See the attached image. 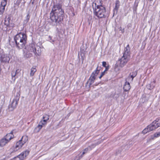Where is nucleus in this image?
<instances>
[{"mask_svg": "<svg viewBox=\"0 0 160 160\" xmlns=\"http://www.w3.org/2000/svg\"><path fill=\"white\" fill-rule=\"evenodd\" d=\"M131 76H129L128 77V78H127L126 79V82H132V81H131Z\"/></svg>", "mask_w": 160, "mask_h": 160, "instance_id": "obj_27", "label": "nucleus"}, {"mask_svg": "<svg viewBox=\"0 0 160 160\" xmlns=\"http://www.w3.org/2000/svg\"><path fill=\"white\" fill-rule=\"evenodd\" d=\"M8 142V140H6L4 138L2 139L0 141V146L1 147H3Z\"/></svg>", "mask_w": 160, "mask_h": 160, "instance_id": "obj_17", "label": "nucleus"}, {"mask_svg": "<svg viewBox=\"0 0 160 160\" xmlns=\"http://www.w3.org/2000/svg\"><path fill=\"white\" fill-rule=\"evenodd\" d=\"M119 31H121L122 33H124V28H122L121 27H120L119 28Z\"/></svg>", "mask_w": 160, "mask_h": 160, "instance_id": "obj_29", "label": "nucleus"}, {"mask_svg": "<svg viewBox=\"0 0 160 160\" xmlns=\"http://www.w3.org/2000/svg\"><path fill=\"white\" fill-rule=\"evenodd\" d=\"M131 53L129 45L124 48L123 55L118 61V63L121 68L124 67L129 60Z\"/></svg>", "mask_w": 160, "mask_h": 160, "instance_id": "obj_3", "label": "nucleus"}, {"mask_svg": "<svg viewBox=\"0 0 160 160\" xmlns=\"http://www.w3.org/2000/svg\"><path fill=\"white\" fill-rule=\"evenodd\" d=\"M102 66L104 67H107L106 65L107 64L106 62H102Z\"/></svg>", "mask_w": 160, "mask_h": 160, "instance_id": "obj_33", "label": "nucleus"}, {"mask_svg": "<svg viewBox=\"0 0 160 160\" xmlns=\"http://www.w3.org/2000/svg\"><path fill=\"white\" fill-rule=\"evenodd\" d=\"M49 118V116L47 114L44 115L42 118V120H45V122L47 123V121Z\"/></svg>", "mask_w": 160, "mask_h": 160, "instance_id": "obj_23", "label": "nucleus"}, {"mask_svg": "<svg viewBox=\"0 0 160 160\" xmlns=\"http://www.w3.org/2000/svg\"><path fill=\"white\" fill-rule=\"evenodd\" d=\"M17 2L18 4H19L20 3H22L24 4L25 2L24 0H17Z\"/></svg>", "mask_w": 160, "mask_h": 160, "instance_id": "obj_26", "label": "nucleus"}, {"mask_svg": "<svg viewBox=\"0 0 160 160\" xmlns=\"http://www.w3.org/2000/svg\"><path fill=\"white\" fill-rule=\"evenodd\" d=\"M97 68H98V67H97ZM97 69L98 70V68H97L96 70H97Z\"/></svg>", "mask_w": 160, "mask_h": 160, "instance_id": "obj_40", "label": "nucleus"}, {"mask_svg": "<svg viewBox=\"0 0 160 160\" xmlns=\"http://www.w3.org/2000/svg\"><path fill=\"white\" fill-rule=\"evenodd\" d=\"M105 68H106V69H105V70L104 71H105V72L106 71H107L108 70V69L109 68V67H105Z\"/></svg>", "mask_w": 160, "mask_h": 160, "instance_id": "obj_36", "label": "nucleus"}, {"mask_svg": "<svg viewBox=\"0 0 160 160\" xmlns=\"http://www.w3.org/2000/svg\"><path fill=\"white\" fill-rule=\"evenodd\" d=\"M86 149H86V148H85V149H84V150H86Z\"/></svg>", "mask_w": 160, "mask_h": 160, "instance_id": "obj_39", "label": "nucleus"}, {"mask_svg": "<svg viewBox=\"0 0 160 160\" xmlns=\"http://www.w3.org/2000/svg\"><path fill=\"white\" fill-rule=\"evenodd\" d=\"M28 138L27 136H23L22 138L20 140L21 142L23 144H25L28 140Z\"/></svg>", "mask_w": 160, "mask_h": 160, "instance_id": "obj_18", "label": "nucleus"}, {"mask_svg": "<svg viewBox=\"0 0 160 160\" xmlns=\"http://www.w3.org/2000/svg\"><path fill=\"white\" fill-rule=\"evenodd\" d=\"M27 37L26 35L23 33H19L17 34L14 38L15 42H17L18 43L21 42L26 41Z\"/></svg>", "mask_w": 160, "mask_h": 160, "instance_id": "obj_7", "label": "nucleus"}, {"mask_svg": "<svg viewBox=\"0 0 160 160\" xmlns=\"http://www.w3.org/2000/svg\"><path fill=\"white\" fill-rule=\"evenodd\" d=\"M23 145L24 144L21 142V141L20 140L16 143L15 148L18 149H20Z\"/></svg>", "mask_w": 160, "mask_h": 160, "instance_id": "obj_16", "label": "nucleus"}, {"mask_svg": "<svg viewBox=\"0 0 160 160\" xmlns=\"http://www.w3.org/2000/svg\"><path fill=\"white\" fill-rule=\"evenodd\" d=\"M10 58L7 54H2L0 57V61L3 62H8Z\"/></svg>", "mask_w": 160, "mask_h": 160, "instance_id": "obj_11", "label": "nucleus"}, {"mask_svg": "<svg viewBox=\"0 0 160 160\" xmlns=\"http://www.w3.org/2000/svg\"><path fill=\"white\" fill-rule=\"evenodd\" d=\"M37 70L35 67H33L31 69L30 72V75L31 76H32L34 75V73L36 72Z\"/></svg>", "mask_w": 160, "mask_h": 160, "instance_id": "obj_19", "label": "nucleus"}, {"mask_svg": "<svg viewBox=\"0 0 160 160\" xmlns=\"http://www.w3.org/2000/svg\"><path fill=\"white\" fill-rule=\"evenodd\" d=\"M20 72V70H19V69H18L16 71L15 73H16V74H18Z\"/></svg>", "mask_w": 160, "mask_h": 160, "instance_id": "obj_35", "label": "nucleus"}, {"mask_svg": "<svg viewBox=\"0 0 160 160\" xmlns=\"http://www.w3.org/2000/svg\"><path fill=\"white\" fill-rule=\"evenodd\" d=\"M86 152H83L82 153H81V152L78 155V156L79 157V159H80L82 157V155L83 154H84L85 153H86Z\"/></svg>", "mask_w": 160, "mask_h": 160, "instance_id": "obj_28", "label": "nucleus"}, {"mask_svg": "<svg viewBox=\"0 0 160 160\" xmlns=\"http://www.w3.org/2000/svg\"><path fill=\"white\" fill-rule=\"evenodd\" d=\"M99 72V70L97 69L93 72L88 81V82L89 83V85H91L94 82L96 77Z\"/></svg>", "mask_w": 160, "mask_h": 160, "instance_id": "obj_8", "label": "nucleus"}, {"mask_svg": "<svg viewBox=\"0 0 160 160\" xmlns=\"http://www.w3.org/2000/svg\"><path fill=\"white\" fill-rule=\"evenodd\" d=\"M11 21L9 18H6L4 20V24L7 27H12L13 25H12V24L10 23Z\"/></svg>", "mask_w": 160, "mask_h": 160, "instance_id": "obj_14", "label": "nucleus"}, {"mask_svg": "<svg viewBox=\"0 0 160 160\" xmlns=\"http://www.w3.org/2000/svg\"><path fill=\"white\" fill-rule=\"evenodd\" d=\"M29 151H25L12 160H22L29 154Z\"/></svg>", "mask_w": 160, "mask_h": 160, "instance_id": "obj_10", "label": "nucleus"}, {"mask_svg": "<svg viewBox=\"0 0 160 160\" xmlns=\"http://www.w3.org/2000/svg\"><path fill=\"white\" fill-rule=\"evenodd\" d=\"M159 127H160V118H158L145 128L142 131V133L145 134L155 130Z\"/></svg>", "mask_w": 160, "mask_h": 160, "instance_id": "obj_5", "label": "nucleus"}, {"mask_svg": "<svg viewBox=\"0 0 160 160\" xmlns=\"http://www.w3.org/2000/svg\"><path fill=\"white\" fill-rule=\"evenodd\" d=\"M1 110L0 109V117L1 116Z\"/></svg>", "mask_w": 160, "mask_h": 160, "instance_id": "obj_37", "label": "nucleus"}, {"mask_svg": "<svg viewBox=\"0 0 160 160\" xmlns=\"http://www.w3.org/2000/svg\"><path fill=\"white\" fill-rule=\"evenodd\" d=\"M26 42V41H24L19 42V43L18 42H15L17 47L19 49H22L24 47Z\"/></svg>", "mask_w": 160, "mask_h": 160, "instance_id": "obj_13", "label": "nucleus"}, {"mask_svg": "<svg viewBox=\"0 0 160 160\" xmlns=\"http://www.w3.org/2000/svg\"><path fill=\"white\" fill-rule=\"evenodd\" d=\"M137 72L136 71L130 73V75L131 76V81H133V78L137 75Z\"/></svg>", "mask_w": 160, "mask_h": 160, "instance_id": "obj_22", "label": "nucleus"}, {"mask_svg": "<svg viewBox=\"0 0 160 160\" xmlns=\"http://www.w3.org/2000/svg\"><path fill=\"white\" fill-rule=\"evenodd\" d=\"M5 9V7L2 6L0 7V14H2Z\"/></svg>", "mask_w": 160, "mask_h": 160, "instance_id": "obj_25", "label": "nucleus"}, {"mask_svg": "<svg viewBox=\"0 0 160 160\" xmlns=\"http://www.w3.org/2000/svg\"><path fill=\"white\" fill-rule=\"evenodd\" d=\"M19 98L20 95L18 93H17L14 98L11 101V103L9 106L8 108L10 111H12L16 108Z\"/></svg>", "mask_w": 160, "mask_h": 160, "instance_id": "obj_6", "label": "nucleus"}, {"mask_svg": "<svg viewBox=\"0 0 160 160\" xmlns=\"http://www.w3.org/2000/svg\"><path fill=\"white\" fill-rule=\"evenodd\" d=\"M7 4V0H2L1 3V6L5 7Z\"/></svg>", "mask_w": 160, "mask_h": 160, "instance_id": "obj_24", "label": "nucleus"}, {"mask_svg": "<svg viewBox=\"0 0 160 160\" xmlns=\"http://www.w3.org/2000/svg\"><path fill=\"white\" fill-rule=\"evenodd\" d=\"M118 63H117L115 65V67H114V70L116 72H118L119 71L121 68H122L120 66V65H118Z\"/></svg>", "mask_w": 160, "mask_h": 160, "instance_id": "obj_20", "label": "nucleus"}, {"mask_svg": "<svg viewBox=\"0 0 160 160\" xmlns=\"http://www.w3.org/2000/svg\"><path fill=\"white\" fill-rule=\"evenodd\" d=\"M105 71H103V72H102L101 73V74L100 77H99V78L100 79H101V78L105 74Z\"/></svg>", "mask_w": 160, "mask_h": 160, "instance_id": "obj_31", "label": "nucleus"}, {"mask_svg": "<svg viewBox=\"0 0 160 160\" xmlns=\"http://www.w3.org/2000/svg\"><path fill=\"white\" fill-rule=\"evenodd\" d=\"M14 137L13 135V132L12 131L10 133L7 134L4 138L6 140H8V141L9 142Z\"/></svg>", "mask_w": 160, "mask_h": 160, "instance_id": "obj_12", "label": "nucleus"}, {"mask_svg": "<svg viewBox=\"0 0 160 160\" xmlns=\"http://www.w3.org/2000/svg\"><path fill=\"white\" fill-rule=\"evenodd\" d=\"M30 16L29 15V14H28L26 17V22H28L29 21L30 18Z\"/></svg>", "mask_w": 160, "mask_h": 160, "instance_id": "obj_30", "label": "nucleus"}, {"mask_svg": "<svg viewBox=\"0 0 160 160\" xmlns=\"http://www.w3.org/2000/svg\"><path fill=\"white\" fill-rule=\"evenodd\" d=\"M102 1L97 0L92 4L94 14L98 18H104L106 16V10L105 7L102 5Z\"/></svg>", "mask_w": 160, "mask_h": 160, "instance_id": "obj_2", "label": "nucleus"}, {"mask_svg": "<svg viewBox=\"0 0 160 160\" xmlns=\"http://www.w3.org/2000/svg\"><path fill=\"white\" fill-rule=\"evenodd\" d=\"M160 136V132H156L154 133L153 136L151 137V139H154L155 138H158Z\"/></svg>", "mask_w": 160, "mask_h": 160, "instance_id": "obj_21", "label": "nucleus"}, {"mask_svg": "<svg viewBox=\"0 0 160 160\" xmlns=\"http://www.w3.org/2000/svg\"><path fill=\"white\" fill-rule=\"evenodd\" d=\"M116 8H117V3H116Z\"/></svg>", "mask_w": 160, "mask_h": 160, "instance_id": "obj_38", "label": "nucleus"}, {"mask_svg": "<svg viewBox=\"0 0 160 160\" xmlns=\"http://www.w3.org/2000/svg\"><path fill=\"white\" fill-rule=\"evenodd\" d=\"M16 73H15V72L14 71H12V76L13 77H15L16 75Z\"/></svg>", "mask_w": 160, "mask_h": 160, "instance_id": "obj_32", "label": "nucleus"}, {"mask_svg": "<svg viewBox=\"0 0 160 160\" xmlns=\"http://www.w3.org/2000/svg\"><path fill=\"white\" fill-rule=\"evenodd\" d=\"M131 88V86L129 82H126L125 84L124 85L123 89L125 91H128Z\"/></svg>", "mask_w": 160, "mask_h": 160, "instance_id": "obj_15", "label": "nucleus"}, {"mask_svg": "<svg viewBox=\"0 0 160 160\" xmlns=\"http://www.w3.org/2000/svg\"><path fill=\"white\" fill-rule=\"evenodd\" d=\"M25 49L27 50V53L29 52L28 54L31 55V53L33 52L36 56H39L41 53V49L40 48L35 44L32 43L30 44L26 47Z\"/></svg>", "mask_w": 160, "mask_h": 160, "instance_id": "obj_4", "label": "nucleus"}, {"mask_svg": "<svg viewBox=\"0 0 160 160\" xmlns=\"http://www.w3.org/2000/svg\"><path fill=\"white\" fill-rule=\"evenodd\" d=\"M63 14L64 11L62 8V5L59 4L54 5L50 13V19L57 24L62 20Z\"/></svg>", "mask_w": 160, "mask_h": 160, "instance_id": "obj_1", "label": "nucleus"}, {"mask_svg": "<svg viewBox=\"0 0 160 160\" xmlns=\"http://www.w3.org/2000/svg\"><path fill=\"white\" fill-rule=\"evenodd\" d=\"M94 145H93L91 146H89L87 148V149H92V148L94 147Z\"/></svg>", "mask_w": 160, "mask_h": 160, "instance_id": "obj_34", "label": "nucleus"}, {"mask_svg": "<svg viewBox=\"0 0 160 160\" xmlns=\"http://www.w3.org/2000/svg\"><path fill=\"white\" fill-rule=\"evenodd\" d=\"M47 124L45 122V120H42L39 122L38 125L34 129V132L37 133L39 132L42 128L45 126Z\"/></svg>", "mask_w": 160, "mask_h": 160, "instance_id": "obj_9", "label": "nucleus"}]
</instances>
